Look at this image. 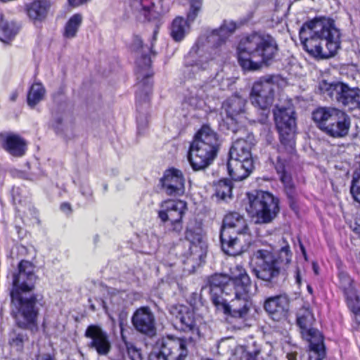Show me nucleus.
<instances>
[{"mask_svg": "<svg viewBox=\"0 0 360 360\" xmlns=\"http://www.w3.org/2000/svg\"><path fill=\"white\" fill-rule=\"evenodd\" d=\"M190 10L187 15V20L183 18H176L172 24L171 36L176 41H181L190 30L188 22H193L200 11L202 0H188Z\"/></svg>", "mask_w": 360, "mask_h": 360, "instance_id": "20", "label": "nucleus"}, {"mask_svg": "<svg viewBox=\"0 0 360 360\" xmlns=\"http://www.w3.org/2000/svg\"><path fill=\"white\" fill-rule=\"evenodd\" d=\"M45 93L46 90L41 83L33 84L27 94V102L28 105L34 108L44 99Z\"/></svg>", "mask_w": 360, "mask_h": 360, "instance_id": "37", "label": "nucleus"}, {"mask_svg": "<svg viewBox=\"0 0 360 360\" xmlns=\"http://www.w3.org/2000/svg\"><path fill=\"white\" fill-rule=\"evenodd\" d=\"M131 323L134 328L142 334L153 336L156 333L155 317L148 307L137 309L131 317Z\"/></svg>", "mask_w": 360, "mask_h": 360, "instance_id": "21", "label": "nucleus"}, {"mask_svg": "<svg viewBox=\"0 0 360 360\" xmlns=\"http://www.w3.org/2000/svg\"><path fill=\"white\" fill-rule=\"evenodd\" d=\"M63 118L61 116L56 117L53 121V126L56 128H58L62 124Z\"/></svg>", "mask_w": 360, "mask_h": 360, "instance_id": "46", "label": "nucleus"}, {"mask_svg": "<svg viewBox=\"0 0 360 360\" xmlns=\"http://www.w3.org/2000/svg\"><path fill=\"white\" fill-rule=\"evenodd\" d=\"M237 29V25L232 20H224L223 23L219 28L222 34V36L226 40L235 32Z\"/></svg>", "mask_w": 360, "mask_h": 360, "instance_id": "40", "label": "nucleus"}, {"mask_svg": "<svg viewBox=\"0 0 360 360\" xmlns=\"http://www.w3.org/2000/svg\"><path fill=\"white\" fill-rule=\"evenodd\" d=\"M319 89L323 93H327L332 99L349 110L360 108L359 88H352L342 82L328 83L323 80L319 83Z\"/></svg>", "mask_w": 360, "mask_h": 360, "instance_id": "11", "label": "nucleus"}, {"mask_svg": "<svg viewBox=\"0 0 360 360\" xmlns=\"http://www.w3.org/2000/svg\"><path fill=\"white\" fill-rule=\"evenodd\" d=\"M340 285L342 288L348 307L354 314L355 320L360 324V296L356 293L352 279L347 275L340 277Z\"/></svg>", "mask_w": 360, "mask_h": 360, "instance_id": "25", "label": "nucleus"}, {"mask_svg": "<svg viewBox=\"0 0 360 360\" xmlns=\"http://www.w3.org/2000/svg\"><path fill=\"white\" fill-rule=\"evenodd\" d=\"M84 335L90 340L88 343L89 348L95 349L99 355H107L109 353L111 349L109 337L99 326H88Z\"/></svg>", "mask_w": 360, "mask_h": 360, "instance_id": "22", "label": "nucleus"}, {"mask_svg": "<svg viewBox=\"0 0 360 360\" xmlns=\"http://www.w3.org/2000/svg\"><path fill=\"white\" fill-rule=\"evenodd\" d=\"M248 198L249 204L246 210L255 218L257 224L271 222L279 212L278 200L269 192L257 191L248 193Z\"/></svg>", "mask_w": 360, "mask_h": 360, "instance_id": "8", "label": "nucleus"}, {"mask_svg": "<svg viewBox=\"0 0 360 360\" xmlns=\"http://www.w3.org/2000/svg\"><path fill=\"white\" fill-rule=\"evenodd\" d=\"M300 248H301V250H302L304 257L306 258V252H305V249H304V246L302 245H301Z\"/></svg>", "mask_w": 360, "mask_h": 360, "instance_id": "53", "label": "nucleus"}, {"mask_svg": "<svg viewBox=\"0 0 360 360\" xmlns=\"http://www.w3.org/2000/svg\"><path fill=\"white\" fill-rule=\"evenodd\" d=\"M132 49L133 50L138 51L139 49H144L145 47L143 46V41L142 39L136 36L134 38L133 43H132Z\"/></svg>", "mask_w": 360, "mask_h": 360, "instance_id": "44", "label": "nucleus"}, {"mask_svg": "<svg viewBox=\"0 0 360 360\" xmlns=\"http://www.w3.org/2000/svg\"><path fill=\"white\" fill-rule=\"evenodd\" d=\"M226 39L222 36L219 29L207 31L206 36L200 37L195 46L189 52L186 61V67L191 68V71L193 73H197L202 70L206 69L207 68V61H203L202 59L198 60L192 59L195 58V55H200L201 47L218 46L224 43Z\"/></svg>", "mask_w": 360, "mask_h": 360, "instance_id": "12", "label": "nucleus"}, {"mask_svg": "<svg viewBox=\"0 0 360 360\" xmlns=\"http://www.w3.org/2000/svg\"><path fill=\"white\" fill-rule=\"evenodd\" d=\"M138 128L140 130L141 128L143 129L147 124L146 119H142L141 116L137 118Z\"/></svg>", "mask_w": 360, "mask_h": 360, "instance_id": "47", "label": "nucleus"}, {"mask_svg": "<svg viewBox=\"0 0 360 360\" xmlns=\"http://www.w3.org/2000/svg\"><path fill=\"white\" fill-rule=\"evenodd\" d=\"M277 51V44L271 36L254 33L240 40L238 46V62L244 70H256L271 61Z\"/></svg>", "mask_w": 360, "mask_h": 360, "instance_id": "3", "label": "nucleus"}, {"mask_svg": "<svg viewBox=\"0 0 360 360\" xmlns=\"http://www.w3.org/2000/svg\"><path fill=\"white\" fill-rule=\"evenodd\" d=\"M218 149L192 142L188 155L192 168L201 170L207 167L217 156Z\"/></svg>", "mask_w": 360, "mask_h": 360, "instance_id": "19", "label": "nucleus"}, {"mask_svg": "<svg viewBox=\"0 0 360 360\" xmlns=\"http://www.w3.org/2000/svg\"><path fill=\"white\" fill-rule=\"evenodd\" d=\"M143 15L148 21L157 18L158 14L152 8H143L142 10Z\"/></svg>", "mask_w": 360, "mask_h": 360, "instance_id": "43", "label": "nucleus"}, {"mask_svg": "<svg viewBox=\"0 0 360 360\" xmlns=\"http://www.w3.org/2000/svg\"><path fill=\"white\" fill-rule=\"evenodd\" d=\"M51 7L49 0H35L26 5V12L29 18L34 22H41L47 16Z\"/></svg>", "mask_w": 360, "mask_h": 360, "instance_id": "29", "label": "nucleus"}, {"mask_svg": "<svg viewBox=\"0 0 360 360\" xmlns=\"http://www.w3.org/2000/svg\"><path fill=\"white\" fill-rule=\"evenodd\" d=\"M37 360H56V358L50 354H44L39 355Z\"/></svg>", "mask_w": 360, "mask_h": 360, "instance_id": "48", "label": "nucleus"}, {"mask_svg": "<svg viewBox=\"0 0 360 360\" xmlns=\"http://www.w3.org/2000/svg\"><path fill=\"white\" fill-rule=\"evenodd\" d=\"M274 248L266 245L254 251L250 256L249 265L252 274L258 278L272 285L276 282L281 270V264H288L291 261L288 245L281 248L279 257L274 254Z\"/></svg>", "mask_w": 360, "mask_h": 360, "instance_id": "4", "label": "nucleus"}, {"mask_svg": "<svg viewBox=\"0 0 360 360\" xmlns=\"http://www.w3.org/2000/svg\"><path fill=\"white\" fill-rule=\"evenodd\" d=\"M160 21H161V20H160V19H158V23H160H160H161V22H160Z\"/></svg>", "mask_w": 360, "mask_h": 360, "instance_id": "56", "label": "nucleus"}, {"mask_svg": "<svg viewBox=\"0 0 360 360\" xmlns=\"http://www.w3.org/2000/svg\"><path fill=\"white\" fill-rule=\"evenodd\" d=\"M18 91L17 90L11 92L9 96V99L11 102H15L18 96Z\"/></svg>", "mask_w": 360, "mask_h": 360, "instance_id": "50", "label": "nucleus"}, {"mask_svg": "<svg viewBox=\"0 0 360 360\" xmlns=\"http://www.w3.org/2000/svg\"><path fill=\"white\" fill-rule=\"evenodd\" d=\"M185 338L167 336L158 339L149 354V360H186L188 356Z\"/></svg>", "mask_w": 360, "mask_h": 360, "instance_id": "9", "label": "nucleus"}, {"mask_svg": "<svg viewBox=\"0 0 360 360\" xmlns=\"http://www.w3.org/2000/svg\"><path fill=\"white\" fill-rule=\"evenodd\" d=\"M186 210V203L182 200H167L161 202L158 217L161 221L170 222L171 230L179 233L182 230V218Z\"/></svg>", "mask_w": 360, "mask_h": 360, "instance_id": "16", "label": "nucleus"}, {"mask_svg": "<svg viewBox=\"0 0 360 360\" xmlns=\"http://www.w3.org/2000/svg\"><path fill=\"white\" fill-rule=\"evenodd\" d=\"M60 209L64 212H71V206L69 203L63 202L60 205Z\"/></svg>", "mask_w": 360, "mask_h": 360, "instance_id": "49", "label": "nucleus"}, {"mask_svg": "<svg viewBox=\"0 0 360 360\" xmlns=\"http://www.w3.org/2000/svg\"><path fill=\"white\" fill-rule=\"evenodd\" d=\"M314 269L316 274H317V269L316 268L315 265H314Z\"/></svg>", "mask_w": 360, "mask_h": 360, "instance_id": "55", "label": "nucleus"}, {"mask_svg": "<svg viewBox=\"0 0 360 360\" xmlns=\"http://www.w3.org/2000/svg\"><path fill=\"white\" fill-rule=\"evenodd\" d=\"M220 240L222 250L231 256H237L245 252L251 243L250 232H235L221 229Z\"/></svg>", "mask_w": 360, "mask_h": 360, "instance_id": "14", "label": "nucleus"}, {"mask_svg": "<svg viewBox=\"0 0 360 360\" xmlns=\"http://www.w3.org/2000/svg\"><path fill=\"white\" fill-rule=\"evenodd\" d=\"M264 309L274 320L280 321L287 316L289 300L282 295L269 297L265 301Z\"/></svg>", "mask_w": 360, "mask_h": 360, "instance_id": "27", "label": "nucleus"}, {"mask_svg": "<svg viewBox=\"0 0 360 360\" xmlns=\"http://www.w3.org/2000/svg\"><path fill=\"white\" fill-rule=\"evenodd\" d=\"M245 275H248L246 270L242 266L236 265L231 269L230 277L222 274H214L210 276L208 278V283L212 302L213 303L214 295L219 297H225V287L231 283H234L236 286L242 283V277Z\"/></svg>", "mask_w": 360, "mask_h": 360, "instance_id": "17", "label": "nucleus"}, {"mask_svg": "<svg viewBox=\"0 0 360 360\" xmlns=\"http://www.w3.org/2000/svg\"><path fill=\"white\" fill-rule=\"evenodd\" d=\"M162 187L168 195H181L185 191V179L182 172L176 169L165 171L160 180Z\"/></svg>", "mask_w": 360, "mask_h": 360, "instance_id": "23", "label": "nucleus"}, {"mask_svg": "<svg viewBox=\"0 0 360 360\" xmlns=\"http://www.w3.org/2000/svg\"><path fill=\"white\" fill-rule=\"evenodd\" d=\"M19 26L14 22L4 20L0 15V40L4 43L11 41L19 31Z\"/></svg>", "mask_w": 360, "mask_h": 360, "instance_id": "34", "label": "nucleus"}, {"mask_svg": "<svg viewBox=\"0 0 360 360\" xmlns=\"http://www.w3.org/2000/svg\"><path fill=\"white\" fill-rule=\"evenodd\" d=\"M315 319L311 311L306 307L300 308L297 314V323L302 338L309 342V360H323L326 352L323 338L320 332L313 328Z\"/></svg>", "mask_w": 360, "mask_h": 360, "instance_id": "7", "label": "nucleus"}, {"mask_svg": "<svg viewBox=\"0 0 360 360\" xmlns=\"http://www.w3.org/2000/svg\"><path fill=\"white\" fill-rule=\"evenodd\" d=\"M0 144L13 156L20 157L25 153V141L18 134L11 132L1 133Z\"/></svg>", "mask_w": 360, "mask_h": 360, "instance_id": "26", "label": "nucleus"}, {"mask_svg": "<svg viewBox=\"0 0 360 360\" xmlns=\"http://www.w3.org/2000/svg\"><path fill=\"white\" fill-rule=\"evenodd\" d=\"M24 340L25 336L22 334L13 332L10 335L9 344L16 350L20 351L22 349Z\"/></svg>", "mask_w": 360, "mask_h": 360, "instance_id": "41", "label": "nucleus"}, {"mask_svg": "<svg viewBox=\"0 0 360 360\" xmlns=\"http://www.w3.org/2000/svg\"><path fill=\"white\" fill-rule=\"evenodd\" d=\"M340 31L335 21L327 17H316L304 22L300 30L304 49L316 58H328L340 47Z\"/></svg>", "mask_w": 360, "mask_h": 360, "instance_id": "2", "label": "nucleus"}, {"mask_svg": "<svg viewBox=\"0 0 360 360\" xmlns=\"http://www.w3.org/2000/svg\"><path fill=\"white\" fill-rule=\"evenodd\" d=\"M193 142L219 150V141L217 133L208 125H203L197 132Z\"/></svg>", "mask_w": 360, "mask_h": 360, "instance_id": "33", "label": "nucleus"}, {"mask_svg": "<svg viewBox=\"0 0 360 360\" xmlns=\"http://www.w3.org/2000/svg\"><path fill=\"white\" fill-rule=\"evenodd\" d=\"M122 339L125 343V346L127 349L129 354L131 356V360H139L140 359V354L139 353L138 350L136 349V347L132 345L131 344L127 342L125 340V337L124 336L123 333H122Z\"/></svg>", "mask_w": 360, "mask_h": 360, "instance_id": "42", "label": "nucleus"}, {"mask_svg": "<svg viewBox=\"0 0 360 360\" xmlns=\"http://www.w3.org/2000/svg\"><path fill=\"white\" fill-rule=\"evenodd\" d=\"M232 184L228 179H222L215 185V195L221 200H226L231 198Z\"/></svg>", "mask_w": 360, "mask_h": 360, "instance_id": "38", "label": "nucleus"}, {"mask_svg": "<svg viewBox=\"0 0 360 360\" xmlns=\"http://www.w3.org/2000/svg\"><path fill=\"white\" fill-rule=\"evenodd\" d=\"M295 111L290 105L288 107H276L274 110L276 125L280 134L281 144L290 154L295 150Z\"/></svg>", "mask_w": 360, "mask_h": 360, "instance_id": "10", "label": "nucleus"}, {"mask_svg": "<svg viewBox=\"0 0 360 360\" xmlns=\"http://www.w3.org/2000/svg\"><path fill=\"white\" fill-rule=\"evenodd\" d=\"M158 27H156V28L153 31V39H152V41H151V45H150V51H152V48L153 46V43L156 41V36L158 34Z\"/></svg>", "mask_w": 360, "mask_h": 360, "instance_id": "51", "label": "nucleus"}, {"mask_svg": "<svg viewBox=\"0 0 360 360\" xmlns=\"http://www.w3.org/2000/svg\"><path fill=\"white\" fill-rule=\"evenodd\" d=\"M251 281L248 275L242 277V283L236 286L234 283L228 284L224 289L225 297H213V304L217 310L233 319H245L250 311L248 297L251 294Z\"/></svg>", "mask_w": 360, "mask_h": 360, "instance_id": "5", "label": "nucleus"}, {"mask_svg": "<svg viewBox=\"0 0 360 360\" xmlns=\"http://www.w3.org/2000/svg\"><path fill=\"white\" fill-rule=\"evenodd\" d=\"M351 227L352 230L360 236V214H356L355 221Z\"/></svg>", "mask_w": 360, "mask_h": 360, "instance_id": "45", "label": "nucleus"}, {"mask_svg": "<svg viewBox=\"0 0 360 360\" xmlns=\"http://www.w3.org/2000/svg\"><path fill=\"white\" fill-rule=\"evenodd\" d=\"M258 353H259V352H255V356H257Z\"/></svg>", "mask_w": 360, "mask_h": 360, "instance_id": "57", "label": "nucleus"}, {"mask_svg": "<svg viewBox=\"0 0 360 360\" xmlns=\"http://www.w3.org/2000/svg\"><path fill=\"white\" fill-rule=\"evenodd\" d=\"M83 22V15L81 13H75L67 21L64 27V37L72 39L77 36V33Z\"/></svg>", "mask_w": 360, "mask_h": 360, "instance_id": "36", "label": "nucleus"}, {"mask_svg": "<svg viewBox=\"0 0 360 360\" xmlns=\"http://www.w3.org/2000/svg\"><path fill=\"white\" fill-rule=\"evenodd\" d=\"M170 314L175 317L176 324L180 330L191 333V339L196 340L200 338L201 319L192 308L185 305L172 306Z\"/></svg>", "mask_w": 360, "mask_h": 360, "instance_id": "13", "label": "nucleus"}, {"mask_svg": "<svg viewBox=\"0 0 360 360\" xmlns=\"http://www.w3.org/2000/svg\"><path fill=\"white\" fill-rule=\"evenodd\" d=\"M317 127L333 138H343L348 134L351 121L344 111L331 107H320L312 112Z\"/></svg>", "mask_w": 360, "mask_h": 360, "instance_id": "6", "label": "nucleus"}, {"mask_svg": "<svg viewBox=\"0 0 360 360\" xmlns=\"http://www.w3.org/2000/svg\"><path fill=\"white\" fill-rule=\"evenodd\" d=\"M288 360H297V353L291 352L287 354Z\"/></svg>", "mask_w": 360, "mask_h": 360, "instance_id": "52", "label": "nucleus"}, {"mask_svg": "<svg viewBox=\"0 0 360 360\" xmlns=\"http://www.w3.org/2000/svg\"><path fill=\"white\" fill-rule=\"evenodd\" d=\"M276 85L271 77L261 78L252 87L250 99L252 104L263 110H268L274 100Z\"/></svg>", "mask_w": 360, "mask_h": 360, "instance_id": "15", "label": "nucleus"}, {"mask_svg": "<svg viewBox=\"0 0 360 360\" xmlns=\"http://www.w3.org/2000/svg\"><path fill=\"white\" fill-rule=\"evenodd\" d=\"M205 91L200 89L191 93V96L187 98V102L195 108H201L205 105Z\"/></svg>", "mask_w": 360, "mask_h": 360, "instance_id": "39", "label": "nucleus"}, {"mask_svg": "<svg viewBox=\"0 0 360 360\" xmlns=\"http://www.w3.org/2000/svg\"><path fill=\"white\" fill-rule=\"evenodd\" d=\"M277 161L278 162L276 165V169L278 173L280 174V179L284 185L285 191L288 198H292L294 196L295 191L294 185L292 182L291 177L286 173L285 170V165L283 162V158L278 156L277 158Z\"/></svg>", "mask_w": 360, "mask_h": 360, "instance_id": "35", "label": "nucleus"}, {"mask_svg": "<svg viewBox=\"0 0 360 360\" xmlns=\"http://www.w3.org/2000/svg\"><path fill=\"white\" fill-rule=\"evenodd\" d=\"M221 229L235 232H250L246 220L237 212H230L224 217Z\"/></svg>", "mask_w": 360, "mask_h": 360, "instance_id": "31", "label": "nucleus"}, {"mask_svg": "<svg viewBox=\"0 0 360 360\" xmlns=\"http://www.w3.org/2000/svg\"><path fill=\"white\" fill-rule=\"evenodd\" d=\"M246 100L238 95L229 98L224 103V109L227 116L231 120H236L237 117L245 113Z\"/></svg>", "mask_w": 360, "mask_h": 360, "instance_id": "30", "label": "nucleus"}, {"mask_svg": "<svg viewBox=\"0 0 360 360\" xmlns=\"http://www.w3.org/2000/svg\"><path fill=\"white\" fill-rule=\"evenodd\" d=\"M185 238L190 243L189 255L193 259H200L204 254L202 229L195 222L188 224L185 231Z\"/></svg>", "mask_w": 360, "mask_h": 360, "instance_id": "24", "label": "nucleus"}, {"mask_svg": "<svg viewBox=\"0 0 360 360\" xmlns=\"http://www.w3.org/2000/svg\"><path fill=\"white\" fill-rule=\"evenodd\" d=\"M307 289H308L309 292L311 293V292H312L311 288L310 286H308Z\"/></svg>", "mask_w": 360, "mask_h": 360, "instance_id": "54", "label": "nucleus"}, {"mask_svg": "<svg viewBox=\"0 0 360 360\" xmlns=\"http://www.w3.org/2000/svg\"><path fill=\"white\" fill-rule=\"evenodd\" d=\"M150 63V58L146 55H142L141 58L136 60V75L139 80V91L136 94L137 102L141 103L143 101L147 105H148L149 97L152 91Z\"/></svg>", "mask_w": 360, "mask_h": 360, "instance_id": "18", "label": "nucleus"}, {"mask_svg": "<svg viewBox=\"0 0 360 360\" xmlns=\"http://www.w3.org/2000/svg\"><path fill=\"white\" fill-rule=\"evenodd\" d=\"M252 161H239L229 159L227 163L229 174L235 181L247 178L253 169Z\"/></svg>", "mask_w": 360, "mask_h": 360, "instance_id": "28", "label": "nucleus"}, {"mask_svg": "<svg viewBox=\"0 0 360 360\" xmlns=\"http://www.w3.org/2000/svg\"><path fill=\"white\" fill-rule=\"evenodd\" d=\"M229 157L231 160L252 161L250 144L244 139H238L230 149Z\"/></svg>", "mask_w": 360, "mask_h": 360, "instance_id": "32", "label": "nucleus"}, {"mask_svg": "<svg viewBox=\"0 0 360 360\" xmlns=\"http://www.w3.org/2000/svg\"><path fill=\"white\" fill-rule=\"evenodd\" d=\"M11 279V297L16 310L13 309V314L17 325L27 328L35 322L38 314L36 296L27 295L34 290L37 280L34 265L27 260H21L18 271L12 274Z\"/></svg>", "mask_w": 360, "mask_h": 360, "instance_id": "1", "label": "nucleus"}]
</instances>
